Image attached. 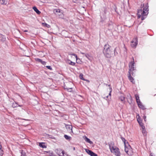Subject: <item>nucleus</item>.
I'll return each mask as SVG.
<instances>
[{
	"mask_svg": "<svg viewBox=\"0 0 156 156\" xmlns=\"http://www.w3.org/2000/svg\"><path fill=\"white\" fill-rule=\"evenodd\" d=\"M133 61L131 62L129 64V72H131V71L134 70V60L133 57Z\"/></svg>",
	"mask_w": 156,
	"mask_h": 156,
	"instance_id": "obj_4",
	"label": "nucleus"
},
{
	"mask_svg": "<svg viewBox=\"0 0 156 156\" xmlns=\"http://www.w3.org/2000/svg\"><path fill=\"white\" fill-rule=\"evenodd\" d=\"M137 120L138 121V123L140 124V123H142L140 121H139L138 119H137Z\"/></svg>",
	"mask_w": 156,
	"mask_h": 156,
	"instance_id": "obj_38",
	"label": "nucleus"
},
{
	"mask_svg": "<svg viewBox=\"0 0 156 156\" xmlns=\"http://www.w3.org/2000/svg\"><path fill=\"white\" fill-rule=\"evenodd\" d=\"M125 151L126 153L128 154V152H129V150H128V148L126 147L125 145Z\"/></svg>",
	"mask_w": 156,
	"mask_h": 156,
	"instance_id": "obj_30",
	"label": "nucleus"
},
{
	"mask_svg": "<svg viewBox=\"0 0 156 156\" xmlns=\"http://www.w3.org/2000/svg\"><path fill=\"white\" fill-rule=\"evenodd\" d=\"M66 62L69 64L72 65V66H74L75 64V63L74 62L68 59L66 61Z\"/></svg>",
	"mask_w": 156,
	"mask_h": 156,
	"instance_id": "obj_10",
	"label": "nucleus"
},
{
	"mask_svg": "<svg viewBox=\"0 0 156 156\" xmlns=\"http://www.w3.org/2000/svg\"><path fill=\"white\" fill-rule=\"evenodd\" d=\"M81 53L83 55L84 54V53Z\"/></svg>",
	"mask_w": 156,
	"mask_h": 156,
	"instance_id": "obj_50",
	"label": "nucleus"
},
{
	"mask_svg": "<svg viewBox=\"0 0 156 156\" xmlns=\"http://www.w3.org/2000/svg\"><path fill=\"white\" fill-rule=\"evenodd\" d=\"M72 88H69V89H67L68 90H72Z\"/></svg>",
	"mask_w": 156,
	"mask_h": 156,
	"instance_id": "obj_44",
	"label": "nucleus"
},
{
	"mask_svg": "<svg viewBox=\"0 0 156 156\" xmlns=\"http://www.w3.org/2000/svg\"><path fill=\"white\" fill-rule=\"evenodd\" d=\"M132 44H131V46L132 47H135L137 44V43L136 41H135V42H134V41H131Z\"/></svg>",
	"mask_w": 156,
	"mask_h": 156,
	"instance_id": "obj_14",
	"label": "nucleus"
},
{
	"mask_svg": "<svg viewBox=\"0 0 156 156\" xmlns=\"http://www.w3.org/2000/svg\"><path fill=\"white\" fill-rule=\"evenodd\" d=\"M110 93L109 94V95L108 96H106V98H109V99H110L111 98V92H112V88H110Z\"/></svg>",
	"mask_w": 156,
	"mask_h": 156,
	"instance_id": "obj_22",
	"label": "nucleus"
},
{
	"mask_svg": "<svg viewBox=\"0 0 156 156\" xmlns=\"http://www.w3.org/2000/svg\"><path fill=\"white\" fill-rule=\"evenodd\" d=\"M21 156H26L25 153L23 151L21 150Z\"/></svg>",
	"mask_w": 156,
	"mask_h": 156,
	"instance_id": "obj_26",
	"label": "nucleus"
},
{
	"mask_svg": "<svg viewBox=\"0 0 156 156\" xmlns=\"http://www.w3.org/2000/svg\"><path fill=\"white\" fill-rule=\"evenodd\" d=\"M130 95V96H129V99H130V100H131L132 99V97L130 95Z\"/></svg>",
	"mask_w": 156,
	"mask_h": 156,
	"instance_id": "obj_41",
	"label": "nucleus"
},
{
	"mask_svg": "<svg viewBox=\"0 0 156 156\" xmlns=\"http://www.w3.org/2000/svg\"><path fill=\"white\" fill-rule=\"evenodd\" d=\"M84 139L86 142L90 143L91 144H92L93 143V142L91 141L86 136H85V138H84Z\"/></svg>",
	"mask_w": 156,
	"mask_h": 156,
	"instance_id": "obj_9",
	"label": "nucleus"
},
{
	"mask_svg": "<svg viewBox=\"0 0 156 156\" xmlns=\"http://www.w3.org/2000/svg\"><path fill=\"white\" fill-rule=\"evenodd\" d=\"M112 23H111V24H108V26L110 27V28H112L113 27V26L112 25Z\"/></svg>",
	"mask_w": 156,
	"mask_h": 156,
	"instance_id": "obj_35",
	"label": "nucleus"
},
{
	"mask_svg": "<svg viewBox=\"0 0 156 156\" xmlns=\"http://www.w3.org/2000/svg\"><path fill=\"white\" fill-rule=\"evenodd\" d=\"M80 60H78V62H80V63H80Z\"/></svg>",
	"mask_w": 156,
	"mask_h": 156,
	"instance_id": "obj_45",
	"label": "nucleus"
},
{
	"mask_svg": "<svg viewBox=\"0 0 156 156\" xmlns=\"http://www.w3.org/2000/svg\"><path fill=\"white\" fill-rule=\"evenodd\" d=\"M24 31L25 32H27L28 31L27 30H25Z\"/></svg>",
	"mask_w": 156,
	"mask_h": 156,
	"instance_id": "obj_47",
	"label": "nucleus"
},
{
	"mask_svg": "<svg viewBox=\"0 0 156 156\" xmlns=\"http://www.w3.org/2000/svg\"><path fill=\"white\" fill-rule=\"evenodd\" d=\"M135 96L136 99L137 103L138 102L140 101V100L139 99V97L138 95L136 94L135 95Z\"/></svg>",
	"mask_w": 156,
	"mask_h": 156,
	"instance_id": "obj_17",
	"label": "nucleus"
},
{
	"mask_svg": "<svg viewBox=\"0 0 156 156\" xmlns=\"http://www.w3.org/2000/svg\"><path fill=\"white\" fill-rule=\"evenodd\" d=\"M150 156H153V154L151 153L150 154Z\"/></svg>",
	"mask_w": 156,
	"mask_h": 156,
	"instance_id": "obj_43",
	"label": "nucleus"
},
{
	"mask_svg": "<svg viewBox=\"0 0 156 156\" xmlns=\"http://www.w3.org/2000/svg\"><path fill=\"white\" fill-rule=\"evenodd\" d=\"M137 15L138 18H140L142 16L141 20H143L145 18V16H146L145 13H144V11L141 9L138 10Z\"/></svg>",
	"mask_w": 156,
	"mask_h": 156,
	"instance_id": "obj_3",
	"label": "nucleus"
},
{
	"mask_svg": "<svg viewBox=\"0 0 156 156\" xmlns=\"http://www.w3.org/2000/svg\"><path fill=\"white\" fill-rule=\"evenodd\" d=\"M71 55H73L76 58V62L77 63H79L80 62H78V60H80V59L77 58V55L75 54H71Z\"/></svg>",
	"mask_w": 156,
	"mask_h": 156,
	"instance_id": "obj_18",
	"label": "nucleus"
},
{
	"mask_svg": "<svg viewBox=\"0 0 156 156\" xmlns=\"http://www.w3.org/2000/svg\"><path fill=\"white\" fill-rule=\"evenodd\" d=\"M109 149L113 153L117 156H120V153L119 148L116 147L114 146V143L113 142H110L108 143Z\"/></svg>",
	"mask_w": 156,
	"mask_h": 156,
	"instance_id": "obj_2",
	"label": "nucleus"
},
{
	"mask_svg": "<svg viewBox=\"0 0 156 156\" xmlns=\"http://www.w3.org/2000/svg\"><path fill=\"white\" fill-rule=\"evenodd\" d=\"M73 0V2H75L76 1V0Z\"/></svg>",
	"mask_w": 156,
	"mask_h": 156,
	"instance_id": "obj_46",
	"label": "nucleus"
},
{
	"mask_svg": "<svg viewBox=\"0 0 156 156\" xmlns=\"http://www.w3.org/2000/svg\"><path fill=\"white\" fill-rule=\"evenodd\" d=\"M138 106L140 108L144 109V106L142 105V103L140 101L137 102Z\"/></svg>",
	"mask_w": 156,
	"mask_h": 156,
	"instance_id": "obj_12",
	"label": "nucleus"
},
{
	"mask_svg": "<svg viewBox=\"0 0 156 156\" xmlns=\"http://www.w3.org/2000/svg\"><path fill=\"white\" fill-rule=\"evenodd\" d=\"M66 127L67 129H69V130H70L71 131V132H73V130H72V126L71 125H68L66 126Z\"/></svg>",
	"mask_w": 156,
	"mask_h": 156,
	"instance_id": "obj_16",
	"label": "nucleus"
},
{
	"mask_svg": "<svg viewBox=\"0 0 156 156\" xmlns=\"http://www.w3.org/2000/svg\"><path fill=\"white\" fill-rule=\"evenodd\" d=\"M85 150L87 153L91 156H97V154L94 153L92 151L87 149H86Z\"/></svg>",
	"mask_w": 156,
	"mask_h": 156,
	"instance_id": "obj_5",
	"label": "nucleus"
},
{
	"mask_svg": "<svg viewBox=\"0 0 156 156\" xmlns=\"http://www.w3.org/2000/svg\"><path fill=\"white\" fill-rule=\"evenodd\" d=\"M33 10L38 14H40L41 13L40 12L35 6H34L33 7Z\"/></svg>",
	"mask_w": 156,
	"mask_h": 156,
	"instance_id": "obj_11",
	"label": "nucleus"
},
{
	"mask_svg": "<svg viewBox=\"0 0 156 156\" xmlns=\"http://www.w3.org/2000/svg\"><path fill=\"white\" fill-rule=\"evenodd\" d=\"M83 74H80V78L83 80H85V79L83 77Z\"/></svg>",
	"mask_w": 156,
	"mask_h": 156,
	"instance_id": "obj_25",
	"label": "nucleus"
},
{
	"mask_svg": "<svg viewBox=\"0 0 156 156\" xmlns=\"http://www.w3.org/2000/svg\"><path fill=\"white\" fill-rule=\"evenodd\" d=\"M2 37V39H1V40L2 41H4L5 40V37L4 36L1 35V37Z\"/></svg>",
	"mask_w": 156,
	"mask_h": 156,
	"instance_id": "obj_31",
	"label": "nucleus"
},
{
	"mask_svg": "<svg viewBox=\"0 0 156 156\" xmlns=\"http://www.w3.org/2000/svg\"><path fill=\"white\" fill-rule=\"evenodd\" d=\"M108 86H110V85H108Z\"/></svg>",
	"mask_w": 156,
	"mask_h": 156,
	"instance_id": "obj_52",
	"label": "nucleus"
},
{
	"mask_svg": "<svg viewBox=\"0 0 156 156\" xmlns=\"http://www.w3.org/2000/svg\"><path fill=\"white\" fill-rule=\"evenodd\" d=\"M129 74L128 76V78H129V80L133 83H134L135 81H133V78L131 76L130 72H129Z\"/></svg>",
	"mask_w": 156,
	"mask_h": 156,
	"instance_id": "obj_8",
	"label": "nucleus"
},
{
	"mask_svg": "<svg viewBox=\"0 0 156 156\" xmlns=\"http://www.w3.org/2000/svg\"><path fill=\"white\" fill-rule=\"evenodd\" d=\"M146 117L145 116H144V119L145 120V121H146Z\"/></svg>",
	"mask_w": 156,
	"mask_h": 156,
	"instance_id": "obj_40",
	"label": "nucleus"
},
{
	"mask_svg": "<svg viewBox=\"0 0 156 156\" xmlns=\"http://www.w3.org/2000/svg\"><path fill=\"white\" fill-rule=\"evenodd\" d=\"M62 155H61L60 156H64V154H65V152L64 151H62Z\"/></svg>",
	"mask_w": 156,
	"mask_h": 156,
	"instance_id": "obj_37",
	"label": "nucleus"
},
{
	"mask_svg": "<svg viewBox=\"0 0 156 156\" xmlns=\"http://www.w3.org/2000/svg\"><path fill=\"white\" fill-rule=\"evenodd\" d=\"M111 47L108 44H106L104 45L103 52L107 58H110L113 55V53L110 49Z\"/></svg>",
	"mask_w": 156,
	"mask_h": 156,
	"instance_id": "obj_1",
	"label": "nucleus"
},
{
	"mask_svg": "<svg viewBox=\"0 0 156 156\" xmlns=\"http://www.w3.org/2000/svg\"><path fill=\"white\" fill-rule=\"evenodd\" d=\"M142 124L141 123H140V126H141V127H142V126H143Z\"/></svg>",
	"mask_w": 156,
	"mask_h": 156,
	"instance_id": "obj_48",
	"label": "nucleus"
},
{
	"mask_svg": "<svg viewBox=\"0 0 156 156\" xmlns=\"http://www.w3.org/2000/svg\"><path fill=\"white\" fill-rule=\"evenodd\" d=\"M73 150L74 151L75 150V147H73Z\"/></svg>",
	"mask_w": 156,
	"mask_h": 156,
	"instance_id": "obj_49",
	"label": "nucleus"
},
{
	"mask_svg": "<svg viewBox=\"0 0 156 156\" xmlns=\"http://www.w3.org/2000/svg\"><path fill=\"white\" fill-rule=\"evenodd\" d=\"M12 107L13 108H15L17 107V104H13L12 105Z\"/></svg>",
	"mask_w": 156,
	"mask_h": 156,
	"instance_id": "obj_29",
	"label": "nucleus"
},
{
	"mask_svg": "<svg viewBox=\"0 0 156 156\" xmlns=\"http://www.w3.org/2000/svg\"><path fill=\"white\" fill-rule=\"evenodd\" d=\"M46 67L48 69H49L50 70L52 69V68H51V66H46Z\"/></svg>",
	"mask_w": 156,
	"mask_h": 156,
	"instance_id": "obj_33",
	"label": "nucleus"
},
{
	"mask_svg": "<svg viewBox=\"0 0 156 156\" xmlns=\"http://www.w3.org/2000/svg\"><path fill=\"white\" fill-rule=\"evenodd\" d=\"M7 2V0H0V3L1 4L6 5Z\"/></svg>",
	"mask_w": 156,
	"mask_h": 156,
	"instance_id": "obj_15",
	"label": "nucleus"
},
{
	"mask_svg": "<svg viewBox=\"0 0 156 156\" xmlns=\"http://www.w3.org/2000/svg\"><path fill=\"white\" fill-rule=\"evenodd\" d=\"M143 10L144 11V13H145L146 16L148 12V6L147 5H146L143 8Z\"/></svg>",
	"mask_w": 156,
	"mask_h": 156,
	"instance_id": "obj_6",
	"label": "nucleus"
},
{
	"mask_svg": "<svg viewBox=\"0 0 156 156\" xmlns=\"http://www.w3.org/2000/svg\"><path fill=\"white\" fill-rule=\"evenodd\" d=\"M116 48H115V49L114 50V56H115L118 54V53L116 51Z\"/></svg>",
	"mask_w": 156,
	"mask_h": 156,
	"instance_id": "obj_28",
	"label": "nucleus"
},
{
	"mask_svg": "<svg viewBox=\"0 0 156 156\" xmlns=\"http://www.w3.org/2000/svg\"><path fill=\"white\" fill-rule=\"evenodd\" d=\"M64 137L67 140H70L71 139V137L69 136L66 135H64Z\"/></svg>",
	"mask_w": 156,
	"mask_h": 156,
	"instance_id": "obj_21",
	"label": "nucleus"
},
{
	"mask_svg": "<svg viewBox=\"0 0 156 156\" xmlns=\"http://www.w3.org/2000/svg\"><path fill=\"white\" fill-rule=\"evenodd\" d=\"M119 98L121 101H123L124 100L125 97L124 96L122 95L120 96Z\"/></svg>",
	"mask_w": 156,
	"mask_h": 156,
	"instance_id": "obj_24",
	"label": "nucleus"
},
{
	"mask_svg": "<svg viewBox=\"0 0 156 156\" xmlns=\"http://www.w3.org/2000/svg\"><path fill=\"white\" fill-rule=\"evenodd\" d=\"M43 143H39V145L40 147H41L43 148H46V147L43 144Z\"/></svg>",
	"mask_w": 156,
	"mask_h": 156,
	"instance_id": "obj_23",
	"label": "nucleus"
},
{
	"mask_svg": "<svg viewBox=\"0 0 156 156\" xmlns=\"http://www.w3.org/2000/svg\"><path fill=\"white\" fill-rule=\"evenodd\" d=\"M54 12L55 13H57L58 12L59 13V14H58V15L60 16L61 15V13H62V12H61V10L58 9H55L54 10Z\"/></svg>",
	"mask_w": 156,
	"mask_h": 156,
	"instance_id": "obj_13",
	"label": "nucleus"
},
{
	"mask_svg": "<svg viewBox=\"0 0 156 156\" xmlns=\"http://www.w3.org/2000/svg\"><path fill=\"white\" fill-rule=\"evenodd\" d=\"M84 80L86 81H87L88 83L90 82V81L88 80H87L85 79V80Z\"/></svg>",
	"mask_w": 156,
	"mask_h": 156,
	"instance_id": "obj_39",
	"label": "nucleus"
},
{
	"mask_svg": "<svg viewBox=\"0 0 156 156\" xmlns=\"http://www.w3.org/2000/svg\"><path fill=\"white\" fill-rule=\"evenodd\" d=\"M1 149H2V147H1H1L0 148V150H1Z\"/></svg>",
	"mask_w": 156,
	"mask_h": 156,
	"instance_id": "obj_51",
	"label": "nucleus"
},
{
	"mask_svg": "<svg viewBox=\"0 0 156 156\" xmlns=\"http://www.w3.org/2000/svg\"><path fill=\"white\" fill-rule=\"evenodd\" d=\"M20 111L22 114H23L26 112V110L25 109L23 108H22L20 110Z\"/></svg>",
	"mask_w": 156,
	"mask_h": 156,
	"instance_id": "obj_20",
	"label": "nucleus"
},
{
	"mask_svg": "<svg viewBox=\"0 0 156 156\" xmlns=\"http://www.w3.org/2000/svg\"><path fill=\"white\" fill-rule=\"evenodd\" d=\"M42 24L43 25H44V26H45V27H47L48 28H49L50 27V26L49 25H48L45 23H42Z\"/></svg>",
	"mask_w": 156,
	"mask_h": 156,
	"instance_id": "obj_27",
	"label": "nucleus"
},
{
	"mask_svg": "<svg viewBox=\"0 0 156 156\" xmlns=\"http://www.w3.org/2000/svg\"><path fill=\"white\" fill-rule=\"evenodd\" d=\"M35 60L36 61L41 63L43 65H45L46 63V62H45L43 61L40 58H36Z\"/></svg>",
	"mask_w": 156,
	"mask_h": 156,
	"instance_id": "obj_7",
	"label": "nucleus"
},
{
	"mask_svg": "<svg viewBox=\"0 0 156 156\" xmlns=\"http://www.w3.org/2000/svg\"><path fill=\"white\" fill-rule=\"evenodd\" d=\"M142 128L143 129L142 130V133L144 134H146V130L145 129V126H142Z\"/></svg>",
	"mask_w": 156,
	"mask_h": 156,
	"instance_id": "obj_19",
	"label": "nucleus"
},
{
	"mask_svg": "<svg viewBox=\"0 0 156 156\" xmlns=\"http://www.w3.org/2000/svg\"><path fill=\"white\" fill-rule=\"evenodd\" d=\"M3 154V150H1L0 151V155L1 156H2Z\"/></svg>",
	"mask_w": 156,
	"mask_h": 156,
	"instance_id": "obj_32",
	"label": "nucleus"
},
{
	"mask_svg": "<svg viewBox=\"0 0 156 156\" xmlns=\"http://www.w3.org/2000/svg\"><path fill=\"white\" fill-rule=\"evenodd\" d=\"M85 56L87 58H88L90 56L88 54H85Z\"/></svg>",
	"mask_w": 156,
	"mask_h": 156,
	"instance_id": "obj_36",
	"label": "nucleus"
},
{
	"mask_svg": "<svg viewBox=\"0 0 156 156\" xmlns=\"http://www.w3.org/2000/svg\"><path fill=\"white\" fill-rule=\"evenodd\" d=\"M122 141L124 143L125 145V142H126V140L124 138L122 137Z\"/></svg>",
	"mask_w": 156,
	"mask_h": 156,
	"instance_id": "obj_34",
	"label": "nucleus"
},
{
	"mask_svg": "<svg viewBox=\"0 0 156 156\" xmlns=\"http://www.w3.org/2000/svg\"><path fill=\"white\" fill-rule=\"evenodd\" d=\"M143 6H144V4L143 5H142V4H141V6H140L141 7H143Z\"/></svg>",
	"mask_w": 156,
	"mask_h": 156,
	"instance_id": "obj_42",
	"label": "nucleus"
}]
</instances>
